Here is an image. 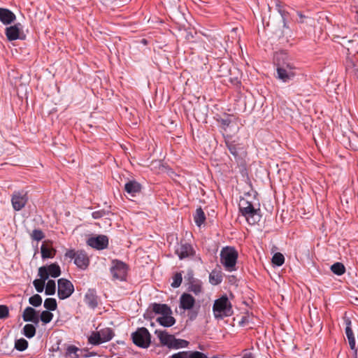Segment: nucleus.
Masks as SVG:
<instances>
[{
    "label": "nucleus",
    "mask_w": 358,
    "mask_h": 358,
    "mask_svg": "<svg viewBox=\"0 0 358 358\" xmlns=\"http://www.w3.org/2000/svg\"><path fill=\"white\" fill-rule=\"evenodd\" d=\"M43 306L47 310L50 311L56 310L57 307V301L55 299L53 298L46 299L44 301Z\"/></svg>",
    "instance_id": "473e14b6"
},
{
    "label": "nucleus",
    "mask_w": 358,
    "mask_h": 358,
    "mask_svg": "<svg viewBox=\"0 0 358 358\" xmlns=\"http://www.w3.org/2000/svg\"><path fill=\"white\" fill-rule=\"evenodd\" d=\"M278 11H279V13H280V15H281V16H282V17L283 20H285V18H286V13H285V10H282L281 8H279V9H278Z\"/></svg>",
    "instance_id": "09e8293b"
},
{
    "label": "nucleus",
    "mask_w": 358,
    "mask_h": 358,
    "mask_svg": "<svg viewBox=\"0 0 358 358\" xmlns=\"http://www.w3.org/2000/svg\"><path fill=\"white\" fill-rule=\"evenodd\" d=\"M90 263L89 258L84 251H78L77 256L74 260V264L81 269H85Z\"/></svg>",
    "instance_id": "f3484780"
},
{
    "label": "nucleus",
    "mask_w": 358,
    "mask_h": 358,
    "mask_svg": "<svg viewBox=\"0 0 358 358\" xmlns=\"http://www.w3.org/2000/svg\"><path fill=\"white\" fill-rule=\"evenodd\" d=\"M179 308L183 311L192 310L196 303L195 299L189 293H183L180 296Z\"/></svg>",
    "instance_id": "f8f14e48"
},
{
    "label": "nucleus",
    "mask_w": 358,
    "mask_h": 358,
    "mask_svg": "<svg viewBox=\"0 0 358 358\" xmlns=\"http://www.w3.org/2000/svg\"><path fill=\"white\" fill-rule=\"evenodd\" d=\"M191 351H181L171 356V358H190Z\"/></svg>",
    "instance_id": "79ce46f5"
},
{
    "label": "nucleus",
    "mask_w": 358,
    "mask_h": 358,
    "mask_svg": "<svg viewBox=\"0 0 358 358\" xmlns=\"http://www.w3.org/2000/svg\"><path fill=\"white\" fill-rule=\"evenodd\" d=\"M78 254V251H75L74 250H69L65 253V257L69 258L71 259H76Z\"/></svg>",
    "instance_id": "c03bdc74"
},
{
    "label": "nucleus",
    "mask_w": 358,
    "mask_h": 358,
    "mask_svg": "<svg viewBox=\"0 0 358 358\" xmlns=\"http://www.w3.org/2000/svg\"><path fill=\"white\" fill-rule=\"evenodd\" d=\"M131 338L133 343L138 347L147 348L151 342V336L148 330L145 327L138 328L132 333Z\"/></svg>",
    "instance_id": "39448f33"
},
{
    "label": "nucleus",
    "mask_w": 358,
    "mask_h": 358,
    "mask_svg": "<svg viewBox=\"0 0 358 358\" xmlns=\"http://www.w3.org/2000/svg\"><path fill=\"white\" fill-rule=\"evenodd\" d=\"M189 342L183 339H178L174 337L171 348L179 349L188 347Z\"/></svg>",
    "instance_id": "2f4dec72"
},
{
    "label": "nucleus",
    "mask_w": 358,
    "mask_h": 358,
    "mask_svg": "<svg viewBox=\"0 0 358 358\" xmlns=\"http://www.w3.org/2000/svg\"><path fill=\"white\" fill-rule=\"evenodd\" d=\"M15 15L7 8H0V21L5 25L11 24L15 21Z\"/></svg>",
    "instance_id": "dca6fc26"
},
{
    "label": "nucleus",
    "mask_w": 358,
    "mask_h": 358,
    "mask_svg": "<svg viewBox=\"0 0 358 358\" xmlns=\"http://www.w3.org/2000/svg\"><path fill=\"white\" fill-rule=\"evenodd\" d=\"M106 215V212L103 210H96L92 213V216L94 219H99Z\"/></svg>",
    "instance_id": "a18cd8bd"
},
{
    "label": "nucleus",
    "mask_w": 358,
    "mask_h": 358,
    "mask_svg": "<svg viewBox=\"0 0 358 358\" xmlns=\"http://www.w3.org/2000/svg\"><path fill=\"white\" fill-rule=\"evenodd\" d=\"M297 15L300 18L299 22H301V23L303 22V19L305 17V16L301 12H299V11L297 12Z\"/></svg>",
    "instance_id": "8fccbe9b"
},
{
    "label": "nucleus",
    "mask_w": 358,
    "mask_h": 358,
    "mask_svg": "<svg viewBox=\"0 0 358 358\" xmlns=\"http://www.w3.org/2000/svg\"><path fill=\"white\" fill-rule=\"evenodd\" d=\"M103 343L110 341L113 336V331L110 328H104L99 331Z\"/></svg>",
    "instance_id": "bb28decb"
},
{
    "label": "nucleus",
    "mask_w": 358,
    "mask_h": 358,
    "mask_svg": "<svg viewBox=\"0 0 358 358\" xmlns=\"http://www.w3.org/2000/svg\"><path fill=\"white\" fill-rule=\"evenodd\" d=\"M84 351L83 352V353H80V357H83V358H87V357H93V356H95L96 355V353L94 352H87V350H85L83 349Z\"/></svg>",
    "instance_id": "de8ad7c7"
},
{
    "label": "nucleus",
    "mask_w": 358,
    "mask_h": 358,
    "mask_svg": "<svg viewBox=\"0 0 358 358\" xmlns=\"http://www.w3.org/2000/svg\"><path fill=\"white\" fill-rule=\"evenodd\" d=\"M29 302L33 306L38 307L42 303V297L39 294H34L29 298Z\"/></svg>",
    "instance_id": "58836bf2"
},
{
    "label": "nucleus",
    "mask_w": 358,
    "mask_h": 358,
    "mask_svg": "<svg viewBox=\"0 0 358 358\" xmlns=\"http://www.w3.org/2000/svg\"><path fill=\"white\" fill-rule=\"evenodd\" d=\"M20 27L21 24L18 23L6 29V35L8 41H11L19 38Z\"/></svg>",
    "instance_id": "a211bd4d"
},
{
    "label": "nucleus",
    "mask_w": 358,
    "mask_h": 358,
    "mask_svg": "<svg viewBox=\"0 0 358 358\" xmlns=\"http://www.w3.org/2000/svg\"><path fill=\"white\" fill-rule=\"evenodd\" d=\"M343 320H344V324L345 325V335L348 338L350 347L351 350H355L357 352L355 338L354 333L352 329V321L348 317H345L343 318Z\"/></svg>",
    "instance_id": "ddd939ff"
},
{
    "label": "nucleus",
    "mask_w": 358,
    "mask_h": 358,
    "mask_svg": "<svg viewBox=\"0 0 358 358\" xmlns=\"http://www.w3.org/2000/svg\"><path fill=\"white\" fill-rule=\"evenodd\" d=\"M28 201V196L26 192H15L11 198V203L15 210L19 211L22 210Z\"/></svg>",
    "instance_id": "1a4fd4ad"
},
{
    "label": "nucleus",
    "mask_w": 358,
    "mask_h": 358,
    "mask_svg": "<svg viewBox=\"0 0 358 358\" xmlns=\"http://www.w3.org/2000/svg\"><path fill=\"white\" fill-rule=\"evenodd\" d=\"M85 303L92 309H94L97 305L96 292L94 289H89L84 296Z\"/></svg>",
    "instance_id": "2eb2a0df"
},
{
    "label": "nucleus",
    "mask_w": 358,
    "mask_h": 358,
    "mask_svg": "<svg viewBox=\"0 0 358 358\" xmlns=\"http://www.w3.org/2000/svg\"><path fill=\"white\" fill-rule=\"evenodd\" d=\"M22 318L25 322H38L36 311L31 307H27L23 312Z\"/></svg>",
    "instance_id": "aec40b11"
},
{
    "label": "nucleus",
    "mask_w": 358,
    "mask_h": 358,
    "mask_svg": "<svg viewBox=\"0 0 358 358\" xmlns=\"http://www.w3.org/2000/svg\"><path fill=\"white\" fill-rule=\"evenodd\" d=\"M52 317L53 314L48 310L43 311L40 315L41 320L45 324L49 323L52 320Z\"/></svg>",
    "instance_id": "4c0bfd02"
},
{
    "label": "nucleus",
    "mask_w": 358,
    "mask_h": 358,
    "mask_svg": "<svg viewBox=\"0 0 358 358\" xmlns=\"http://www.w3.org/2000/svg\"><path fill=\"white\" fill-rule=\"evenodd\" d=\"M239 212L249 224H255L260 221L259 208H255L252 203L245 199H241L238 204Z\"/></svg>",
    "instance_id": "f03ea898"
},
{
    "label": "nucleus",
    "mask_w": 358,
    "mask_h": 358,
    "mask_svg": "<svg viewBox=\"0 0 358 358\" xmlns=\"http://www.w3.org/2000/svg\"><path fill=\"white\" fill-rule=\"evenodd\" d=\"M188 291L193 292L196 296L203 292L202 282L198 279L192 278L189 283Z\"/></svg>",
    "instance_id": "412c9836"
},
{
    "label": "nucleus",
    "mask_w": 358,
    "mask_h": 358,
    "mask_svg": "<svg viewBox=\"0 0 358 358\" xmlns=\"http://www.w3.org/2000/svg\"><path fill=\"white\" fill-rule=\"evenodd\" d=\"M220 262L227 271L236 270V262L238 257L237 250L234 247L226 246L220 251Z\"/></svg>",
    "instance_id": "7ed1b4c3"
},
{
    "label": "nucleus",
    "mask_w": 358,
    "mask_h": 358,
    "mask_svg": "<svg viewBox=\"0 0 358 358\" xmlns=\"http://www.w3.org/2000/svg\"><path fill=\"white\" fill-rule=\"evenodd\" d=\"M243 358H254V357L251 352H247L243 355Z\"/></svg>",
    "instance_id": "3c124183"
},
{
    "label": "nucleus",
    "mask_w": 358,
    "mask_h": 358,
    "mask_svg": "<svg viewBox=\"0 0 358 358\" xmlns=\"http://www.w3.org/2000/svg\"><path fill=\"white\" fill-rule=\"evenodd\" d=\"M46 280L47 279L41 278L40 279H36L34 280V286L38 292L41 293L43 291Z\"/></svg>",
    "instance_id": "c9c22d12"
},
{
    "label": "nucleus",
    "mask_w": 358,
    "mask_h": 358,
    "mask_svg": "<svg viewBox=\"0 0 358 358\" xmlns=\"http://www.w3.org/2000/svg\"><path fill=\"white\" fill-rule=\"evenodd\" d=\"M222 281V273L221 271L213 270L209 275V282L213 285H217Z\"/></svg>",
    "instance_id": "393cba45"
},
{
    "label": "nucleus",
    "mask_w": 358,
    "mask_h": 358,
    "mask_svg": "<svg viewBox=\"0 0 358 358\" xmlns=\"http://www.w3.org/2000/svg\"><path fill=\"white\" fill-rule=\"evenodd\" d=\"M182 278L181 273H176L173 277V282L171 283V286L174 288H177V287H180V285L182 283Z\"/></svg>",
    "instance_id": "a19ab883"
},
{
    "label": "nucleus",
    "mask_w": 358,
    "mask_h": 358,
    "mask_svg": "<svg viewBox=\"0 0 358 358\" xmlns=\"http://www.w3.org/2000/svg\"><path fill=\"white\" fill-rule=\"evenodd\" d=\"M152 310L155 313L159 315V316L172 314L171 309L166 304L153 303L152 305Z\"/></svg>",
    "instance_id": "4be33fe9"
},
{
    "label": "nucleus",
    "mask_w": 358,
    "mask_h": 358,
    "mask_svg": "<svg viewBox=\"0 0 358 358\" xmlns=\"http://www.w3.org/2000/svg\"><path fill=\"white\" fill-rule=\"evenodd\" d=\"M331 271L336 275H341L345 271V268L342 263L336 262L331 266Z\"/></svg>",
    "instance_id": "7c9ffc66"
},
{
    "label": "nucleus",
    "mask_w": 358,
    "mask_h": 358,
    "mask_svg": "<svg viewBox=\"0 0 358 358\" xmlns=\"http://www.w3.org/2000/svg\"><path fill=\"white\" fill-rule=\"evenodd\" d=\"M56 291V285L55 282L53 280H49L46 283L45 286V294L46 295H53L55 294Z\"/></svg>",
    "instance_id": "72a5a7b5"
},
{
    "label": "nucleus",
    "mask_w": 358,
    "mask_h": 358,
    "mask_svg": "<svg viewBox=\"0 0 358 358\" xmlns=\"http://www.w3.org/2000/svg\"><path fill=\"white\" fill-rule=\"evenodd\" d=\"M176 253L180 259H183L192 257L195 251L192 245L187 243H181L176 249Z\"/></svg>",
    "instance_id": "9b49d317"
},
{
    "label": "nucleus",
    "mask_w": 358,
    "mask_h": 358,
    "mask_svg": "<svg viewBox=\"0 0 358 358\" xmlns=\"http://www.w3.org/2000/svg\"><path fill=\"white\" fill-rule=\"evenodd\" d=\"M58 297L62 299H66L71 296L74 292V286L72 282L65 278H60L58 280Z\"/></svg>",
    "instance_id": "423d86ee"
},
{
    "label": "nucleus",
    "mask_w": 358,
    "mask_h": 358,
    "mask_svg": "<svg viewBox=\"0 0 358 358\" xmlns=\"http://www.w3.org/2000/svg\"><path fill=\"white\" fill-rule=\"evenodd\" d=\"M274 65L276 69L275 78L284 83L292 81L298 73V68L293 59L285 51L275 52Z\"/></svg>",
    "instance_id": "f257e3e1"
},
{
    "label": "nucleus",
    "mask_w": 358,
    "mask_h": 358,
    "mask_svg": "<svg viewBox=\"0 0 358 358\" xmlns=\"http://www.w3.org/2000/svg\"><path fill=\"white\" fill-rule=\"evenodd\" d=\"M23 334L28 338L34 337L36 334L35 327L31 324H27L24 325L23 328Z\"/></svg>",
    "instance_id": "c756f323"
},
{
    "label": "nucleus",
    "mask_w": 358,
    "mask_h": 358,
    "mask_svg": "<svg viewBox=\"0 0 358 358\" xmlns=\"http://www.w3.org/2000/svg\"><path fill=\"white\" fill-rule=\"evenodd\" d=\"M194 220L196 224L198 227H201V224H203V222H205L206 216H205L204 212L201 209V208H199L196 209V213L194 216Z\"/></svg>",
    "instance_id": "cd10ccee"
},
{
    "label": "nucleus",
    "mask_w": 358,
    "mask_h": 358,
    "mask_svg": "<svg viewBox=\"0 0 358 358\" xmlns=\"http://www.w3.org/2000/svg\"><path fill=\"white\" fill-rule=\"evenodd\" d=\"M213 311L216 318L230 316L233 313L231 303L226 296H223L215 301Z\"/></svg>",
    "instance_id": "20e7f679"
},
{
    "label": "nucleus",
    "mask_w": 358,
    "mask_h": 358,
    "mask_svg": "<svg viewBox=\"0 0 358 358\" xmlns=\"http://www.w3.org/2000/svg\"><path fill=\"white\" fill-rule=\"evenodd\" d=\"M110 273L113 279L124 281L126 280L127 266L122 262L117 260L113 261V266L110 268Z\"/></svg>",
    "instance_id": "0eeeda50"
},
{
    "label": "nucleus",
    "mask_w": 358,
    "mask_h": 358,
    "mask_svg": "<svg viewBox=\"0 0 358 358\" xmlns=\"http://www.w3.org/2000/svg\"><path fill=\"white\" fill-rule=\"evenodd\" d=\"M227 145L231 154H232L234 156H236L238 155L237 149L235 145L227 143Z\"/></svg>",
    "instance_id": "49530a36"
},
{
    "label": "nucleus",
    "mask_w": 358,
    "mask_h": 358,
    "mask_svg": "<svg viewBox=\"0 0 358 358\" xmlns=\"http://www.w3.org/2000/svg\"><path fill=\"white\" fill-rule=\"evenodd\" d=\"M31 237L33 240L39 241H41L45 237V235L41 230L34 229L33 230L31 234Z\"/></svg>",
    "instance_id": "ea45409f"
},
{
    "label": "nucleus",
    "mask_w": 358,
    "mask_h": 358,
    "mask_svg": "<svg viewBox=\"0 0 358 358\" xmlns=\"http://www.w3.org/2000/svg\"><path fill=\"white\" fill-rule=\"evenodd\" d=\"M285 262V257L280 252H276L274 254V255L272 257V263L277 266H282Z\"/></svg>",
    "instance_id": "f704fd0d"
},
{
    "label": "nucleus",
    "mask_w": 358,
    "mask_h": 358,
    "mask_svg": "<svg viewBox=\"0 0 358 358\" xmlns=\"http://www.w3.org/2000/svg\"><path fill=\"white\" fill-rule=\"evenodd\" d=\"M9 314L8 308L6 306L0 305V319L8 317Z\"/></svg>",
    "instance_id": "37998d69"
},
{
    "label": "nucleus",
    "mask_w": 358,
    "mask_h": 358,
    "mask_svg": "<svg viewBox=\"0 0 358 358\" xmlns=\"http://www.w3.org/2000/svg\"><path fill=\"white\" fill-rule=\"evenodd\" d=\"M357 20H358V11L357 12Z\"/></svg>",
    "instance_id": "603ef678"
},
{
    "label": "nucleus",
    "mask_w": 358,
    "mask_h": 358,
    "mask_svg": "<svg viewBox=\"0 0 358 358\" xmlns=\"http://www.w3.org/2000/svg\"><path fill=\"white\" fill-rule=\"evenodd\" d=\"M61 274V269L57 264H51L48 266H41L38 269V275L41 278L48 279L49 276L57 278Z\"/></svg>",
    "instance_id": "6e6552de"
},
{
    "label": "nucleus",
    "mask_w": 358,
    "mask_h": 358,
    "mask_svg": "<svg viewBox=\"0 0 358 358\" xmlns=\"http://www.w3.org/2000/svg\"><path fill=\"white\" fill-rule=\"evenodd\" d=\"M155 333L157 338L159 339V341L162 345L166 346L169 348H171V345L174 339V336L173 335H171L166 331L162 330H156Z\"/></svg>",
    "instance_id": "4468645a"
},
{
    "label": "nucleus",
    "mask_w": 358,
    "mask_h": 358,
    "mask_svg": "<svg viewBox=\"0 0 358 358\" xmlns=\"http://www.w3.org/2000/svg\"><path fill=\"white\" fill-rule=\"evenodd\" d=\"M124 190L127 194L134 196L137 193L141 190V185L136 180H130L124 185Z\"/></svg>",
    "instance_id": "6ab92c4d"
},
{
    "label": "nucleus",
    "mask_w": 358,
    "mask_h": 358,
    "mask_svg": "<svg viewBox=\"0 0 358 358\" xmlns=\"http://www.w3.org/2000/svg\"><path fill=\"white\" fill-rule=\"evenodd\" d=\"M88 343L93 345H98L103 343L99 331L92 332L88 337Z\"/></svg>",
    "instance_id": "c85d7f7f"
},
{
    "label": "nucleus",
    "mask_w": 358,
    "mask_h": 358,
    "mask_svg": "<svg viewBox=\"0 0 358 358\" xmlns=\"http://www.w3.org/2000/svg\"><path fill=\"white\" fill-rule=\"evenodd\" d=\"M83 351L84 350L73 345H69L66 347L65 356L70 358H80V353H83Z\"/></svg>",
    "instance_id": "b1692460"
},
{
    "label": "nucleus",
    "mask_w": 358,
    "mask_h": 358,
    "mask_svg": "<svg viewBox=\"0 0 358 358\" xmlns=\"http://www.w3.org/2000/svg\"><path fill=\"white\" fill-rule=\"evenodd\" d=\"M41 252L42 259L53 258L55 255L56 250L52 248H48L44 244L41 247Z\"/></svg>",
    "instance_id": "a878e982"
},
{
    "label": "nucleus",
    "mask_w": 358,
    "mask_h": 358,
    "mask_svg": "<svg viewBox=\"0 0 358 358\" xmlns=\"http://www.w3.org/2000/svg\"><path fill=\"white\" fill-rule=\"evenodd\" d=\"M15 347L19 351H24L28 347V342L24 338L18 339L15 341Z\"/></svg>",
    "instance_id": "e433bc0d"
},
{
    "label": "nucleus",
    "mask_w": 358,
    "mask_h": 358,
    "mask_svg": "<svg viewBox=\"0 0 358 358\" xmlns=\"http://www.w3.org/2000/svg\"><path fill=\"white\" fill-rule=\"evenodd\" d=\"M87 243L92 248L101 250L106 248L108 245V238L105 235H98L87 239Z\"/></svg>",
    "instance_id": "9d476101"
},
{
    "label": "nucleus",
    "mask_w": 358,
    "mask_h": 358,
    "mask_svg": "<svg viewBox=\"0 0 358 358\" xmlns=\"http://www.w3.org/2000/svg\"><path fill=\"white\" fill-rule=\"evenodd\" d=\"M171 315L172 314H168L159 316L157 318V322L163 327H170L176 323V320Z\"/></svg>",
    "instance_id": "5701e85b"
}]
</instances>
